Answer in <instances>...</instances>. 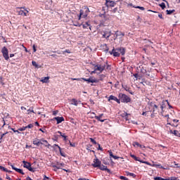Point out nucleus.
<instances>
[{"label":"nucleus","mask_w":180,"mask_h":180,"mask_svg":"<svg viewBox=\"0 0 180 180\" xmlns=\"http://www.w3.org/2000/svg\"><path fill=\"white\" fill-rule=\"evenodd\" d=\"M108 101H115V102H117V103H120V98H117L116 96L113 95H110L109 96Z\"/></svg>","instance_id":"nucleus-12"},{"label":"nucleus","mask_w":180,"mask_h":180,"mask_svg":"<svg viewBox=\"0 0 180 180\" xmlns=\"http://www.w3.org/2000/svg\"><path fill=\"white\" fill-rule=\"evenodd\" d=\"M107 34H108V32H105L104 34H103V37L104 39H106Z\"/></svg>","instance_id":"nucleus-54"},{"label":"nucleus","mask_w":180,"mask_h":180,"mask_svg":"<svg viewBox=\"0 0 180 180\" xmlns=\"http://www.w3.org/2000/svg\"><path fill=\"white\" fill-rule=\"evenodd\" d=\"M126 174H127V176H132V178H136V174L134 173L126 172Z\"/></svg>","instance_id":"nucleus-26"},{"label":"nucleus","mask_w":180,"mask_h":180,"mask_svg":"<svg viewBox=\"0 0 180 180\" xmlns=\"http://www.w3.org/2000/svg\"><path fill=\"white\" fill-rule=\"evenodd\" d=\"M50 143H46V144H45V147H47V148H50Z\"/></svg>","instance_id":"nucleus-62"},{"label":"nucleus","mask_w":180,"mask_h":180,"mask_svg":"<svg viewBox=\"0 0 180 180\" xmlns=\"http://www.w3.org/2000/svg\"><path fill=\"white\" fill-rule=\"evenodd\" d=\"M82 79H83V81H85L88 84H89L91 82V84H96L98 82V79H94V77H90L89 79L82 78Z\"/></svg>","instance_id":"nucleus-8"},{"label":"nucleus","mask_w":180,"mask_h":180,"mask_svg":"<svg viewBox=\"0 0 180 180\" xmlns=\"http://www.w3.org/2000/svg\"><path fill=\"white\" fill-rule=\"evenodd\" d=\"M167 15H172V13H174V12H175V10H167Z\"/></svg>","instance_id":"nucleus-30"},{"label":"nucleus","mask_w":180,"mask_h":180,"mask_svg":"<svg viewBox=\"0 0 180 180\" xmlns=\"http://www.w3.org/2000/svg\"><path fill=\"white\" fill-rule=\"evenodd\" d=\"M72 105H74L75 106H78V101L75 98H72Z\"/></svg>","instance_id":"nucleus-25"},{"label":"nucleus","mask_w":180,"mask_h":180,"mask_svg":"<svg viewBox=\"0 0 180 180\" xmlns=\"http://www.w3.org/2000/svg\"><path fill=\"white\" fill-rule=\"evenodd\" d=\"M136 146L137 147H139L140 143H139V142H134L133 146H134V147H136Z\"/></svg>","instance_id":"nucleus-47"},{"label":"nucleus","mask_w":180,"mask_h":180,"mask_svg":"<svg viewBox=\"0 0 180 180\" xmlns=\"http://www.w3.org/2000/svg\"><path fill=\"white\" fill-rule=\"evenodd\" d=\"M49 79H50V77H45L41 80V82H43V84H47V82H49Z\"/></svg>","instance_id":"nucleus-22"},{"label":"nucleus","mask_w":180,"mask_h":180,"mask_svg":"<svg viewBox=\"0 0 180 180\" xmlns=\"http://www.w3.org/2000/svg\"><path fill=\"white\" fill-rule=\"evenodd\" d=\"M102 116H103V114H101L99 116H96L95 119H96V120H98V122H101L102 123H103V122H105V120L101 119Z\"/></svg>","instance_id":"nucleus-19"},{"label":"nucleus","mask_w":180,"mask_h":180,"mask_svg":"<svg viewBox=\"0 0 180 180\" xmlns=\"http://www.w3.org/2000/svg\"><path fill=\"white\" fill-rule=\"evenodd\" d=\"M110 157H112V158H114V160H119V158H120L116 155H114V154L112 153V150L108 151Z\"/></svg>","instance_id":"nucleus-18"},{"label":"nucleus","mask_w":180,"mask_h":180,"mask_svg":"<svg viewBox=\"0 0 180 180\" xmlns=\"http://www.w3.org/2000/svg\"><path fill=\"white\" fill-rule=\"evenodd\" d=\"M101 164H102V162H101V160L98 159V158H96L95 159H94L91 165L94 168H99L101 167Z\"/></svg>","instance_id":"nucleus-6"},{"label":"nucleus","mask_w":180,"mask_h":180,"mask_svg":"<svg viewBox=\"0 0 180 180\" xmlns=\"http://www.w3.org/2000/svg\"><path fill=\"white\" fill-rule=\"evenodd\" d=\"M95 71H99V74L101 72H103L105 69L106 68V64L104 65H94Z\"/></svg>","instance_id":"nucleus-3"},{"label":"nucleus","mask_w":180,"mask_h":180,"mask_svg":"<svg viewBox=\"0 0 180 180\" xmlns=\"http://www.w3.org/2000/svg\"><path fill=\"white\" fill-rule=\"evenodd\" d=\"M19 131H25L26 130V127H22L21 128L18 129Z\"/></svg>","instance_id":"nucleus-42"},{"label":"nucleus","mask_w":180,"mask_h":180,"mask_svg":"<svg viewBox=\"0 0 180 180\" xmlns=\"http://www.w3.org/2000/svg\"><path fill=\"white\" fill-rule=\"evenodd\" d=\"M26 129H32L33 127V124H30L25 127Z\"/></svg>","instance_id":"nucleus-46"},{"label":"nucleus","mask_w":180,"mask_h":180,"mask_svg":"<svg viewBox=\"0 0 180 180\" xmlns=\"http://www.w3.org/2000/svg\"><path fill=\"white\" fill-rule=\"evenodd\" d=\"M89 12L88 6H84L80 10V15H82V18H86L89 15Z\"/></svg>","instance_id":"nucleus-2"},{"label":"nucleus","mask_w":180,"mask_h":180,"mask_svg":"<svg viewBox=\"0 0 180 180\" xmlns=\"http://www.w3.org/2000/svg\"><path fill=\"white\" fill-rule=\"evenodd\" d=\"M8 165H10V167H11L12 169H14V171L16 170V168L13 165H12V163H8Z\"/></svg>","instance_id":"nucleus-43"},{"label":"nucleus","mask_w":180,"mask_h":180,"mask_svg":"<svg viewBox=\"0 0 180 180\" xmlns=\"http://www.w3.org/2000/svg\"><path fill=\"white\" fill-rule=\"evenodd\" d=\"M73 26H76L77 27H81V24L79 22H74Z\"/></svg>","instance_id":"nucleus-41"},{"label":"nucleus","mask_w":180,"mask_h":180,"mask_svg":"<svg viewBox=\"0 0 180 180\" xmlns=\"http://www.w3.org/2000/svg\"><path fill=\"white\" fill-rule=\"evenodd\" d=\"M32 49H33V52H34V53H36V51H37V49H36V45L34 44V45L32 46Z\"/></svg>","instance_id":"nucleus-52"},{"label":"nucleus","mask_w":180,"mask_h":180,"mask_svg":"<svg viewBox=\"0 0 180 180\" xmlns=\"http://www.w3.org/2000/svg\"><path fill=\"white\" fill-rule=\"evenodd\" d=\"M156 168H160V169H168V167H164L161 164L156 165Z\"/></svg>","instance_id":"nucleus-24"},{"label":"nucleus","mask_w":180,"mask_h":180,"mask_svg":"<svg viewBox=\"0 0 180 180\" xmlns=\"http://www.w3.org/2000/svg\"><path fill=\"white\" fill-rule=\"evenodd\" d=\"M150 106H153V113L155 112V109H158V105L156 104H154L153 103H150Z\"/></svg>","instance_id":"nucleus-23"},{"label":"nucleus","mask_w":180,"mask_h":180,"mask_svg":"<svg viewBox=\"0 0 180 180\" xmlns=\"http://www.w3.org/2000/svg\"><path fill=\"white\" fill-rule=\"evenodd\" d=\"M65 53H68V54H70L71 51H70V49H66L64 51H63V54H64Z\"/></svg>","instance_id":"nucleus-51"},{"label":"nucleus","mask_w":180,"mask_h":180,"mask_svg":"<svg viewBox=\"0 0 180 180\" xmlns=\"http://www.w3.org/2000/svg\"><path fill=\"white\" fill-rule=\"evenodd\" d=\"M112 36V32H108V34L106 35V40H109V38Z\"/></svg>","instance_id":"nucleus-37"},{"label":"nucleus","mask_w":180,"mask_h":180,"mask_svg":"<svg viewBox=\"0 0 180 180\" xmlns=\"http://www.w3.org/2000/svg\"><path fill=\"white\" fill-rule=\"evenodd\" d=\"M116 4H117L116 1H113L110 0L105 1V6H107V8H114Z\"/></svg>","instance_id":"nucleus-9"},{"label":"nucleus","mask_w":180,"mask_h":180,"mask_svg":"<svg viewBox=\"0 0 180 180\" xmlns=\"http://www.w3.org/2000/svg\"><path fill=\"white\" fill-rule=\"evenodd\" d=\"M81 26H83V29H88L89 27L90 30L91 27H92V26H91V24H89V22H84V24H81Z\"/></svg>","instance_id":"nucleus-16"},{"label":"nucleus","mask_w":180,"mask_h":180,"mask_svg":"<svg viewBox=\"0 0 180 180\" xmlns=\"http://www.w3.org/2000/svg\"><path fill=\"white\" fill-rule=\"evenodd\" d=\"M154 180H169L168 178L167 179H164L162 177L157 176L154 178Z\"/></svg>","instance_id":"nucleus-33"},{"label":"nucleus","mask_w":180,"mask_h":180,"mask_svg":"<svg viewBox=\"0 0 180 180\" xmlns=\"http://www.w3.org/2000/svg\"><path fill=\"white\" fill-rule=\"evenodd\" d=\"M53 120H56L57 124H60V123H62V122H64L65 120L64 119V117H55Z\"/></svg>","instance_id":"nucleus-11"},{"label":"nucleus","mask_w":180,"mask_h":180,"mask_svg":"<svg viewBox=\"0 0 180 180\" xmlns=\"http://www.w3.org/2000/svg\"><path fill=\"white\" fill-rule=\"evenodd\" d=\"M165 101H162V103L160 105V108H161L162 112H164V108H165Z\"/></svg>","instance_id":"nucleus-34"},{"label":"nucleus","mask_w":180,"mask_h":180,"mask_svg":"<svg viewBox=\"0 0 180 180\" xmlns=\"http://www.w3.org/2000/svg\"><path fill=\"white\" fill-rule=\"evenodd\" d=\"M72 81H81L82 78H71Z\"/></svg>","instance_id":"nucleus-48"},{"label":"nucleus","mask_w":180,"mask_h":180,"mask_svg":"<svg viewBox=\"0 0 180 180\" xmlns=\"http://www.w3.org/2000/svg\"><path fill=\"white\" fill-rule=\"evenodd\" d=\"M118 98L120 99V102H122V103H129L131 99L130 97H129L127 95L124 94L120 93L118 96Z\"/></svg>","instance_id":"nucleus-1"},{"label":"nucleus","mask_w":180,"mask_h":180,"mask_svg":"<svg viewBox=\"0 0 180 180\" xmlns=\"http://www.w3.org/2000/svg\"><path fill=\"white\" fill-rule=\"evenodd\" d=\"M17 9H25V11H24L22 15H24V16H27V13H29V11H27V9H26V8H25V7H17Z\"/></svg>","instance_id":"nucleus-21"},{"label":"nucleus","mask_w":180,"mask_h":180,"mask_svg":"<svg viewBox=\"0 0 180 180\" xmlns=\"http://www.w3.org/2000/svg\"><path fill=\"white\" fill-rule=\"evenodd\" d=\"M65 164L57 162L56 165H52L53 168H56V169H53V171L57 172L58 169H61V168L64 167Z\"/></svg>","instance_id":"nucleus-7"},{"label":"nucleus","mask_w":180,"mask_h":180,"mask_svg":"<svg viewBox=\"0 0 180 180\" xmlns=\"http://www.w3.org/2000/svg\"><path fill=\"white\" fill-rule=\"evenodd\" d=\"M116 51H117L118 53H120L122 56H124V54H126V49L123 47L116 48Z\"/></svg>","instance_id":"nucleus-15"},{"label":"nucleus","mask_w":180,"mask_h":180,"mask_svg":"<svg viewBox=\"0 0 180 180\" xmlns=\"http://www.w3.org/2000/svg\"><path fill=\"white\" fill-rule=\"evenodd\" d=\"M144 164H146V165H150V166H151V163H150V162H147V161H145V162H144Z\"/></svg>","instance_id":"nucleus-61"},{"label":"nucleus","mask_w":180,"mask_h":180,"mask_svg":"<svg viewBox=\"0 0 180 180\" xmlns=\"http://www.w3.org/2000/svg\"><path fill=\"white\" fill-rule=\"evenodd\" d=\"M159 6H160V8H162V9H165V3H162V4H159Z\"/></svg>","instance_id":"nucleus-40"},{"label":"nucleus","mask_w":180,"mask_h":180,"mask_svg":"<svg viewBox=\"0 0 180 180\" xmlns=\"http://www.w3.org/2000/svg\"><path fill=\"white\" fill-rule=\"evenodd\" d=\"M129 6H133V4H128L127 7L129 8Z\"/></svg>","instance_id":"nucleus-64"},{"label":"nucleus","mask_w":180,"mask_h":180,"mask_svg":"<svg viewBox=\"0 0 180 180\" xmlns=\"http://www.w3.org/2000/svg\"><path fill=\"white\" fill-rule=\"evenodd\" d=\"M98 168L101 171H107V172H108V174H110V169H108V167H106L102 164L100 165V167Z\"/></svg>","instance_id":"nucleus-14"},{"label":"nucleus","mask_w":180,"mask_h":180,"mask_svg":"<svg viewBox=\"0 0 180 180\" xmlns=\"http://www.w3.org/2000/svg\"><path fill=\"white\" fill-rule=\"evenodd\" d=\"M103 78H105V75H100V79H101V81H102V79H103Z\"/></svg>","instance_id":"nucleus-57"},{"label":"nucleus","mask_w":180,"mask_h":180,"mask_svg":"<svg viewBox=\"0 0 180 180\" xmlns=\"http://www.w3.org/2000/svg\"><path fill=\"white\" fill-rule=\"evenodd\" d=\"M98 150H101L102 151L103 148H101V144L98 143Z\"/></svg>","instance_id":"nucleus-63"},{"label":"nucleus","mask_w":180,"mask_h":180,"mask_svg":"<svg viewBox=\"0 0 180 180\" xmlns=\"http://www.w3.org/2000/svg\"><path fill=\"white\" fill-rule=\"evenodd\" d=\"M23 167L24 168H26L28 169V171H30V172H34V169L32 167V165L30 162H27L25 160L22 161Z\"/></svg>","instance_id":"nucleus-5"},{"label":"nucleus","mask_w":180,"mask_h":180,"mask_svg":"<svg viewBox=\"0 0 180 180\" xmlns=\"http://www.w3.org/2000/svg\"><path fill=\"white\" fill-rule=\"evenodd\" d=\"M90 141L91 143H93V144H96V141H95V139H94L93 138H90Z\"/></svg>","instance_id":"nucleus-50"},{"label":"nucleus","mask_w":180,"mask_h":180,"mask_svg":"<svg viewBox=\"0 0 180 180\" xmlns=\"http://www.w3.org/2000/svg\"><path fill=\"white\" fill-rule=\"evenodd\" d=\"M47 179H50V177H49V176L44 175L43 180H47Z\"/></svg>","instance_id":"nucleus-56"},{"label":"nucleus","mask_w":180,"mask_h":180,"mask_svg":"<svg viewBox=\"0 0 180 180\" xmlns=\"http://www.w3.org/2000/svg\"><path fill=\"white\" fill-rule=\"evenodd\" d=\"M1 53L4 59L8 61V60H9V52L6 46L2 48Z\"/></svg>","instance_id":"nucleus-4"},{"label":"nucleus","mask_w":180,"mask_h":180,"mask_svg":"<svg viewBox=\"0 0 180 180\" xmlns=\"http://www.w3.org/2000/svg\"><path fill=\"white\" fill-rule=\"evenodd\" d=\"M168 179H169V180H176V179H178V177L172 176V177H169Z\"/></svg>","instance_id":"nucleus-49"},{"label":"nucleus","mask_w":180,"mask_h":180,"mask_svg":"<svg viewBox=\"0 0 180 180\" xmlns=\"http://www.w3.org/2000/svg\"><path fill=\"white\" fill-rule=\"evenodd\" d=\"M158 18H160V19H164V18L162 17V14L161 13L158 14Z\"/></svg>","instance_id":"nucleus-59"},{"label":"nucleus","mask_w":180,"mask_h":180,"mask_svg":"<svg viewBox=\"0 0 180 180\" xmlns=\"http://www.w3.org/2000/svg\"><path fill=\"white\" fill-rule=\"evenodd\" d=\"M133 8H136V9H140L141 11H144L146 9V8H144V7L140 6H133Z\"/></svg>","instance_id":"nucleus-35"},{"label":"nucleus","mask_w":180,"mask_h":180,"mask_svg":"<svg viewBox=\"0 0 180 180\" xmlns=\"http://www.w3.org/2000/svg\"><path fill=\"white\" fill-rule=\"evenodd\" d=\"M69 143H70V147H75V143H71V141H69Z\"/></svg>","instance_id":"nucleus-53"},{"label":"nucleus","mask_w":180,"mask_h":180,"mask_svg":"<svg viewBox=\"0 0 180 180\" xmlns=\"http://www.w3.org/2000/svg\"><path fill=\"white\" fill-rule=\"evenodd\" d=\"M33 144L34 146H37V147H39L40 144L43 145V142L40 141V139L36 138L33 140Z\"/></svg>","instance_id":"nucleus-13"},{"label":"nucleus","mask_w":180,"mask_h":180,"mask_svg":"<svg viewBox=\"0 0 180 180\" xmlns=\"http://www.w3.org/2000/svg\"><path fill=\"white\" fill-rule=\"evenodd\" d=\"M1 171H4V172H8V169L4 167V166H1Z\"/></svg>","instance_id":"nucleus-45"},{"label":"nucleus","mask_w":180,"mask_h":180,"mask_svg":"<svg viewBox=\"0 0 180 180\" xmlns=\"http://www.w3.org/2000/svg\"><path fill=\"white\" fill-rule=\"evenodd\" d=\"M170 133L172 134H174V136H177L178 135V131L174 130V131H170Z\"/></svg>","instance_id":"nucleus-39"},{"label":"nucleus","mask_w":180,"mask_h":180,"mask_svg":"<svg viewBox=\"0 0 180 180\" xmlns=\"http://www.w3.org/2000/svg\"><path fill=\"white\" fill-rule=\"evenodd\" d=\"M6 134H8V131H6L4 134H1V136H0V144H1V143H2V139H4V136H6Z\"/></svg>","instance_id":"nucleus-28"},{"label":"nucleus","mask_w":180,"mask_h":180,"mask_svg":"<svg viewBox=\"0 0 180 180\" xmlns=\"http://www.w3.org/2000/svg\"><path fill=\"white\" fill-rule=\"evenodd\" d=\"M32 64L34 67H35V68H37V67H39V65H37V63H36V61L32 60Z\"/></svg>","instance_id":"nucleus-36"},{"label":"nucleus","mask_w":180,"mask_h":180,"mask_svg":"<svg viewBox=\"0 0 180 180\" xmlns=\"http://www.w3.org/2000/svg\"><path fill=\"white\" fill-rule=\"evenodd\" d=\"M16 9H17V13H18V15H23V13H24V11H22V10H20V9H18V8H16Z\"/></svg>","instance_id":"nucleus-29"},{"label":"nucleus","mask_w":180,"mask_h":180,"mask_svg":"<svg viewBox=\"0 0 180 180\" xmlns=\"http://www.w3.org/2000/svg\"><path fill=\"white\" fill-rule=\"evenodd\" d=\"M16 172H18V174H21L22 175H25V172H23V170L22 169H15Z\"/></svg>","instance_id":"nucleus-27"},{"label":"nucleus","mask_w":180,"mask_h":180,"mask_svg":"<svg viewBox=\"0 0 180 180\" xmlns=\"http://www.w3.org/2000/svg\"><path fill=\"white\" fill-rule=\"evenodd\" d=\"M11 130H13L14 133H17L18 134H20V131H19V129L16 130L14 128H11Z\"/></svg>","instance_id":"nucleus-38"},{"label":"nucleus","mask_w":180,"mask_h":180,"mask_svg":"<svg viewBox=\"0 0 180 180\" xmlns=\"http://www.w3.org/2000/svg\"><path fill=\"white\" fill-rule=\"evenodd\" d=\"M120 179H122V180H129V179H127V177H126L124 176H120Z\"/></svg>","instance_id":"nucleus-44"},{"label":"nucleus","mask_w":180,"mask_h":180,"mask_svg":"<svg viewBox=\"0 0 180 180\" xmlns=\"http://www.w3.org/2000/svg\"><path fill=\"white\" fill-rule=\"evenodd\" d=\"M31 113H34V110H33V108L30 107L29 110H27V115H30Z\"/></svg>","instance_id":"nucleus-32"},{"label":"nucleus","mask_w":180,"mask_h":180,"mask_svg":"<svg viewBox=\"0 0 180 180\" xmlns=\"http://www.w3.org/2000/svg\"><path fill=\"white\" fill-rule=\"evenodd\" d=\"M57 133L63 138L64 141H67V136H65V134H63L60 131H58Z\"/></svg>","instance_id":"nucleus-20"},{"label":"nucleus","mask_w":180,"mask_h":180,"mask_svg":"<svg viewBox=\"0 0 180 180\" xmlns=\"http://www.w3.org/2000/svg\"><path fill=\"white\" fill-rule=\"evenodd\" d=\"M115 36H116V37H119V36H124V33H123V32H120L119 33V32H115Z\"/></svg>","instance_id":"nucleus-31"},{"label":"nucleus","mask_w":180,"mask_h":180,"mask_svg":"<svg viewBox=\"0 0 180 180\" xmlns=\"http://www.w3.org/2000/svg\"><path fill=\"white\" fill-rule=\"evenodd\" d=\"M53 147H57L60 151V154L62 157H65V153H63V151H61V147H60V146H58V144H54Z\"/></svg>","instance_id":"nucleus-17"},{"label":"nucleus","mask_w":180,"mask_h":180,"mask_svg":"<svg viewBox=\"0 0 180 180\" xmlns=\"http://www.w3.org/2000/svg\"><path fill=\"white\" fill-rule=\"evenodd\" d=\"M116 12H117V7L115 8L112 10V13H116Z\"/></svg>","instance_id":"nucleus-58"},{"label":"nucleus","mask_w":180,"mask_h":180,"mask_svg":"<svg viewBox=\"0 0 180 180\" xmlns=\"http://www.w3.org/2000/svg\"><path fill=\"white\" fill-rule=\"evenodd\" d=\"M134 160H135V161H139L140 160V159L137 156H135V158H134Z\"/></svg>","instance_id":"nucleus-60"},{"label":"nucleus","mask_w":180,"mask_h":180,"mask_svg":"<svg viewBox=\"0 0 180 180\" xmlns=\"http://www.w3.org/2000/svg\"><path fill=\"white\" fill-rule=\"evenodd\" d=\"M41 141H42V143H44L46 144H49V141H47V140L41 139Z\"/></svg>","instance_id":"nucleus-55"},{"label":"nucleus","mask_w":180,"mask_h":180,"mask_svg":"<svg viewBox=\"0 0 180 180\" xmlns=\"http://www.w3.org/2000/svg\"><path fill=\"white\" fill-rule=\"evenodd\" d=\"M110 54L112 55L114 57H120V53L116 51V49H115V48L110 51Z\"/></svg>","instance_id":"nucleus-10"}]
</instances>
